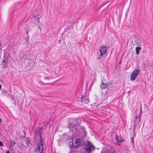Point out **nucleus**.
<instances>
[{"label":"nucleus","instance_id":"1","mask_svg":"<svg viewBox=\"0 0 153 153\" xmlns=\"http://www.w3.org/2000/svg\"><path fill=\"white\" fill-rule=\"evenodd\" d=\"M85 148L87 152H91L94 150L95 147L93 145L92 143L90 142L86 144L85 145Z\"/></svg>","mask_w":153,"mask_h":153},{"label":"nucleus","instance_id":"2","mask_svg":"<svg viewBox=\"0 0 153 153\" xmlns=\"http://www.w3.org/2000/svg\"><path fill=\"white\" fill-rule=\"evenodd\" d=\"M140 71L138 69H135L132 72L130 75V80L133 81L137 77Z\"/></svg>","mask_w":153,"mask_h":153},{"label":"nucleus","instance_id":"3","mask_svg":"<svg viewBox=\"0 0 153 153\" xmlns=\"http://www.w3.org/2000/svg\"><path fill=\"white\" fill-rule=\"evenodd\" d=\"M100 54L99 55L98 57L99 59L101 58L102 57V55L106 53L107 51V48L105 46L102 45L100 49Z\"/></svg>","mask_w":153,"mask_h":153},{"label":"nucleus","instance_id":"4","mask_svg":"<svg viewBox=\"0 0 153 153\" xmlns=\"http://www.w3.org/2000/svg\"><path fill=\"white\" fill-rule=\"evenodd\" d=\"M43 150V143L42 142H41L39 143L37 148L36 149V152H37L39 153H41L42 152Z\"/></svg>","mask_w":153,"mask_h":153},{"label":"nucleus","instance_id":"5","mask_svg":"<svg viewBox=\"0 0 153 153\" xmlns=\"http://www.w3.org/2000/svg\"><path fill=\"white\" fill-rule=\"evenodd\" d=\"M111 84V83H110L109 84V83L105 84L103 82H101L100 86L102 89H105L108 88Z\"/></svg>","mask_w":153,"mask_h":153},{"label":"nucleus","instance_id":"6","mask_svg":"<svg viewBox=\"0 0 153 153\" xmlns=\"http://www.w3.org/2000/svg\"><path fill=\"white\" fill-rule=\"evenodd\" d=\"M82 144V141L81 140L79 139H76L74 143V146L76 147L78 146L81 145Z\"/></svg>","mask_w":153,"mask_h":153},{"label":"nucleus","instance_id":"7","mask_svg":"<svg viewBox=\"0 0 153 153\" xmlns=\"http://www.w3.org/2000/svg\"><path fill=\"white\" fill-rule=\"evenodd\" d=\"M140 122V119L139 116H136L135 118L134 122V126H136L137 125L139 124Z\"/></svg>","mask_w":153,"mask_h":153},{"label":"nucleus","instance_id":"8","mask_svg":"<svg viewBox=\"0 0 153 153\" xmlns=\"http://www.w3.org/2000/svg\"><path fill=\"white\" fill-rule=\"evenodd\" d=\"M23 145L24 146H29L30 141L29 139L27 138H25L23 141Z\"/></svg>","mask_w":153,"mask_h":153},{"label":"nucleus","instance_id":"9","mask_svg":"<svg viewBox=\"0 0 153 153\" xmlns=\"http://www.w3.org/2000/svg\"><path fill=\"white\" fill-rule=\"evenodd\" d=\"M75 121L76 122V120L73 119L70 120V124L69 126V128H71L75 125Z\"/></svg>","mask_w":153,"mask_h":153},{"label":"nucleus","instance_id":"10","mask_svg":"<svg viewBox=\"0 0 153 153\" xmlns=\"http://www.w3.org/2000/svg\"><path fill=\"white\" fill-rule=\"evenodd\" d=\"M141 48L140 47H137L135 48V51L136 54L138 55L140 53V50H141Z\"/></svg>","mask_w":153,"mask_h":153},{"label":"nucleus","instance_id":"11","mask_svg":"<svg viewBox=\"0 0 153 153\" xmlns=\"http://www.w3.org/2000/svg\"><path fill=\"white\" fill-rule=\"evenodd\" d=\"M8 61L7 60V62H5V60H3L2 62L1 63V65L2 66H7L8 63Z\"/></svg>","mask_w":153,"mask_h":153},{"label":"nucleus","instance_id":"12","mask_svg":"<svg viewBox=\"0 0 153 153\" xmlns=\"http://www.w3.org/2000/svg\"><path fill=\"white\" fill-rule=\"evenodd\" d=\"M116 141L117 142H121L123 141L120 137L117 135L116 136Z\"/></svg>","mask_w":153,"mask_h":153},{"label":"nucleus","instance_id":"13","mask_svg":"<svg viewBox=\"0 0 153 153\" xmlns=\"http://www.w3.org/2000/svg\"><path fill=\"white\" fill-rule=\"evenodd\" d=\"M9 54L7 53H6L4 55V58L3 60H5V62H7V60L8 61Z\"/></svg>","mask_w":153,"mask_h":153},{"label":"nucleus","instance_id":"14","mask_svg":"<svg viewBox=\"0 0 153 153\" xmlns=\"http://www.w3.org/2000/svg\"><path fill=\"white\" fill-rule=\"evenodd\" d=\"M82 96H80V97H79L78 98V100L79 101H82Z\"/></svg>","mask_w":153,"mask_h":153},{"label":"nucleus","instance_id":"15","mask_svg":"<svg viewBox=\"0 0 153 153\" xmlns=\"http://www.w3.org/2000/svg\"><path fill=\"white\" fill-rule=\"evenodd\" d=\"M82 136H84V135H85V130H82Z\"/></svg>","mask_w":153,"mask_h":153},{"label":"nucleus","instance_id":"16","mask_svg":"<svg viewBox=\"0 0 153 153\" xmlns=\"http://www.w3.org/2000/svg\"><path fill=\"white\" fill-rule=\"evenodd\" d=\"M0 146L3 147L4 146L3 144L0 141Z\"/></svg>","mask_w":153,"mask_h":153},{"label":"nucleus","instance_id":"17","mask_svg":"<svg viewBox=\"0 0 153 153\" xmlns=\"http://www.w3.org/2000/svg\"><path fill=\"white\" fill-rule=\"evenodd\" d=\"M29 62L30 63H35V62H34V61L33 60H30L29 61Z\"/></svg>","mask_w":153,"mask_h":153},{"label":"nucleus","instance_id":"18","mask_svg":"<svg viewBox=\"0 0 153 153\" xmlns=\"http://www.w3.org/2000/svg\"><path fill=\"white\" fill-rule=\"evenodd\" d=\"M137 40H135V42L137 44V45H139V43L138 42H137Z\"/></svg>","mask_w":153,"mask_h":153},{"label":"nucleus","instance_id":"19","mask_svg":"<svg viewBox=\"0 0 153 153\" xmlns=\"http://www.w3.org/2000/svg\"><path fill=\"white\" fill-rule=\"evenodd\" d=\"M39 18H37L36 19V20L39 22Z\"/></svg>","mask_w":153,"mask_h":153},{"label":"nucleus","instance_id":"20","mask_svg":"<svg viewBox=\"0 0 153 153\" xmlns=\"http://www.w3.org/2000/svg\"><path fill=\"white\" fill-rule=\"evenodd\" d=\"M111 153H116L114 151H111L110 152Z\"/></svg>","mask_w":153,"mask_h":153},{"label":"nucleus","instance_id":"21","mask_svg":"<svg viewBox=\"0 0 153 153\" xmlns=\"http://www.w3.org/2000/svg\"><path fill=\"white\" fill-rule=\"evenodd\" d=\"M6 153H10V152L9 151H7Z\"/></svg>","mask_w":153,"mask_h":153},{"label":"nucleus","instance_id":"22","mask_svg":"<svg viewBox=\"0 0 153 153\" xmlns=\"http://www.w3.org/2000/svg\"><path fill=\"white\" fill-rule=\"evenodd\" d=\"M2 92L3 93H5V92H6V91H2Z\"/></svg>","mask_w":153,"mask_h":153},{"label":"nucleus","instance_id":"23","mask_svg":"<svg viewBox=\"0 0 153 153\" xmlns=\"http://www.w3.org/2000/svg\"><path fill=\"white\" fill-rule=\"evenodd\" d=\"M2 86L1 84H0V90L1 89V87Z\"/></svg>","mask_w":153,"mask_h":153},{"label":"nucleus","instance_id":"24","mask_svg":"<svg viewBox=\"0 0 153 153\" xmlns=\"http://www.w3.org/2000/svg\"><path fill=\"white\" fill-rule=\"evenodd\" d=\"M45 79H49L48 78L45 77Z\"/></svg>","mask_w":153,"mask_h":153},{"label":"nucleus","instance_id":"25","mask_svg":"<svg viewBox=\"0 0 153 153\" xmlns=\"http://www.w3.org/2000/svg\"><path fill=\"white\" fill-rule=\"evenodd\" d=\"M1 122V119L0 118V122Z\"/></svg>","mask_w":153,"mask_h":153},{"label":"nucleus","instance_id":"26","mask_svg":"<svg viewBox=\"0 0 153 153\" xmlns=\"http://www.w3.org/2000/svg\"><path fill=\"white\" fill-rule=\"evenodd\" d=\"M39 29H40V30H41V28L40 27H39Z\"/></svg>","mask_w":153,"mask_h":153},{"label":"nucleus","instance_id":"27","mask_svg":"<svg viewBox=\"0 0 153 153\" xmlns=\"http://www.w3.org/2000/svg\"><path fill=\"white\" fill-rule=\"evenodd\" d=\"M121 62H119V63L120 64V63H121Z\"/></svg>","mask_w":153,"mask_h":153},{"label":"nucleus","instance_id":"28","mask_svg":"<svg viewBox=\"0 0 153 153\" xmlns=\"http://www.w3.org/2000/svg\"><path fill=\"white\" fill-rule=\"evenodd\" d=\"M32 66V65H29V66H30H30Z\"/></svg>","mask_w":153,"mask_h":153},{"label":"nucleus","instance_id":"29","mask_svg":"<svg viewBox=\"0 0 153 153\" xmlns=\"http://www.w3.org/2000/svg\"><path fill=\"white\" fill-rule=\"evenodd\" d=\"M27 34H28V32H27Z\"/></svg>","mask_w":153,"mask_h":153},{"label":"nucleus","instance_id":"30","mask_svg":"<svg viewBox=\"0 0 153 153\" xmlns=\"http://www.w3.org/2000/svg\"><path fill=\"white\" fill-rule=\"evenodd\" d=\"M42 153H44V152Z\"/></svg>","mask_w":153,"mask_h":153}]
</instances>
